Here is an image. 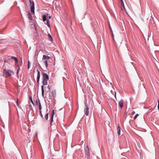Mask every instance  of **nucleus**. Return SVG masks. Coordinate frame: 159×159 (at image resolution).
<instances>
[{
	"instance_id": "6",
	"label": "nucleus",
	"mask_w": 159,
	"mask_h": 159,
	"mask_svg": "<svg viewBox=\"0 0 159 159\" xmlns=\"http://www.w3.org/2000/svg\"><path fill=\"white\" fill-rule=\"evenodd\" d=\"M30 4L31 5V9L32 12H34V4L33 1H32L31 0L30 1Z\"/></svg>"
},
{
	"instance_id": "19",
	"label": "nucleus",
	"mask_w": 159,
	"mask_h": 159,
	"mask_svg": "<svg viewBox=\"0 0 159 159\" xmlns=\"http://www.w3.org/2000/svg\"><path fill=\"white\" fill-rule=\"evenodd\" d=\"M11 58L12 59H13L16 62H18V60L17 58V57L12 56L11 57Z\"/></svg>"
},
{
	"instance_id": "10",
	"label": "nucleus",
	"mask_w": 159,
	"mask_h": 159,
	"mask_svg": "<svg viewBox=\"0 0 159 159\" xmlns=\"http://www.w3.org/2000/svg\"><path fill=\"white\" fill-rule=\"evenodd\" d=\"M123 100L121 99L119 102V106L121 108H122L123 107Z\"/></svg>"
},
{
	"instance_id": "30",
	"label": "nucleus",
	"mask_w": 159,
	"mask_h": 159,
	"mask_svg": "<svg viewBox=\"0 0 159 159\" xmlns=\"http://www.w3.org/2000/svg\"><path fill=\"white\" fill-rule=\"evenodd\" d=\"M48 88L49 89V90H50V86H49V85H48Z\"/></svg>"
},
{
	"instance_id": "12",
	"label": "nucleus",
	"mask_w": 159,
	"mask_h": 159,
	"mask_svg": "<svg viewBox=\"0 0 159 159\" xmlns=\"http://www.w3.org/2000/svg\"><path fill=\"white\" fill-rule=\"evenodd\" d=\"M120 131H121L119 125H118V128H117V133H118V134L119 136L120 135Z\"/></svg>"
},
{
	"instance_id": "28",
	"label": "nucleus",
	"mask_w": 159,
	"mask_h": 159,
	"mask_svg": "<svg viewBox=\"0 0 159 159\" xmlns=\"http://www.w3.org/2000/svg\"><path fill=\"white\" fill-rule=\"evenodd\" d=\"M16 105H17L18 106H19V104H18V101H16Z\"/></svg>"
},
{
	"instance_id": "4",
	"label": "nucleus",
	"mask_w": 159,
	"mask_h": 159,
	"mask_svg": "<svg viewBox=\"0 0 159 159\" xmlns=\"http://www.w3.org/2000/svg\"><path fill=\"white\" fill-rule=\"evenodd\" d=\"M46 15L44 14L43 16V20L44 22L46 21V22H45V24H47V26L49 27L50 25L49 22V20H48L46 19Z\"/></svg>"
},
{
	"instance_id": "17",
	"label": "nucleus",
	"mask_w": 159,
	"mask_h": 159,
	"mask_svg": "<svg viewBox=\"0 0 159 159\" xmlns=\"http://www.w3.org/2000/svg\"><path fill=\"white\" fill-rule=\"evenodd\" d=\"M48 38H49V39L50 41L51 42L53 41V39L52 36H51V35L48 34Z\"/></svg>"
},
{
	"instance_id": "32",
	"label": "nucleus",
	"mask_w": 159,
	"mask_h": 159,
	"mask_svg": "<svg viewBox=\"0 0 159 159\" xmlns=\"http://www.w3.org/2000/svg\"><path fill=\"white\" fill-rule=\"evenodd\" d=\"M38 52H37V51H36V55H37L38 54Z\"/></svg>"
},
{
	"instance_id": "31",
	"label": "nucleus",
	"mask_w": 159,
	"mask_h": 159,
	"mask_svg": "<svg viewBox=\"0 0 159 159\" xmlns=\"http://www.w3.org/2000/svg\"><path fill=\"white\" fill-rule=\"evenodd\" d=\"M39 103H38V102L37 101L36 102V105H39Z\"/></svg>"
},
{
	"instance_id": "27",
	"label": "nucleus",
	"mask_w": 159,
	"mask_h": 159,
	"mask_svg": "<svg viewBox=\"0 0 159 159\" xmlns=\"http://www.w3.org/2000/svg\"><path fill=\"white\" fill-rule=\"evenodd\" d=\"M30 68L29 66V61H28V69H29Z\"/></svg>"
},
{
	"instance_id": "7",
	"label": "nucleus",
	"mask_w": 159,
	"mask_h": 159,
	"mask_svg": "<svg viewBox=\"0 0 159 159\" xmlns=\"http://www.w3.org/2000/svg\"><path fill=\"white\" fill-rule=\"evenodd\" d=\"M89 107L87 105H85V107L84 110V112L85 115L88 116L89 115Z\"/></svg>"
},
{
	"instance_id": "20",
	"label": "nucleus",
	"mask_w": 159,
	"mask_h": 159,
	"mask_svg": "<svg viewBox=\"0 0 159 159\" xmlns=\"http://www.w3.org/2000/svg\"><path fill=\"white\" fill-rule=\"evenodd\" d=\"M39 110H41V109H42V107H41V104L40 103V101H39Z\"/></svg>"
},
{
	"instance_id": "35",
	"label": "nucleus",
	"mask_w": 159,
	"mask_h": 159,
	"mask_svg": "<svg viewBox=\"0 0 159 159\" xmlns=\"http://www.w3.org/2000/svg\"><path fill=\"white\" fill-rule=\"evenodd\" d=\"M112 38L114 39L113 36V35H112Z\"/></svg>"
},
{
	"instance_id": "1",
	"label": "nucleus",
	"mask_w": 159,
	"mask_h": 159,
	"mask_svg": "<svg viewBox=\"0 0 159 159\" xmlns=\"http://www.w3.org/2000/svg\"><path fill=\"white\" fill-rule=\"evenodd\" d=\"M42 75L43 76V85L41 86L42 93L43 96H44V89L43 85H46L47 84V81L49 80L48 75L46 73L44 72H42L41 73Z\"/></svg>"
},
{
	"instance_id": "25",
	"label": "nucleus",
	"mask_w": 159,
	"mask_h": 159,
	"mask_svg": "<svg viewBox=\"0 0 159 159\" xmlns=\"http://www.w3.org/2000/svg\"><path fill=\"white\" fill-rule=\"evenodd\" d=\"M30 100H31V101L33 103V100H32V98L31 97V96H30Z\"/></svg>"
},
{
	"instance_id": "11",
	"label": "nucleus",
	"mask_w": 159,
	"mask_h": 159,
	"mask_svg": "<svg viewBox=\"0 0 159 159\" xmlns=\"http://www.w3.org/2000/svg\"><path fill=\"white\" fill-rule=\"evenodd\" d=\"M52 96L53 98H55L56 96V90L54 89L52 91Z\"/></svg>"
},
{
	"instance_id": "8",
	"label": "nucleus",
	"mask_w": 159,
	"mask_h": 159,
	"mask_svg": "<svg viewBox=\"0 0 159 159\" xmlns=\"http://www.w3.org/2000/svg\"><path fill=\"white\" fill-rule=\"evenodd\" d=\"M37 72L38 74L37 78V83H38L37 85L38 86H39V79L40 78V72L38 70H37Z\"/></svg>"
},
{
	"instance_id": "34",
	"label": "nucleus",
	"mask_w": 159,
	"mask_h": 159,
	"mask_svg": "<svg viewBox=\"0 0 159 159\" xmlns=\"http://www.w3.org/2000/svg\"><path fill=\"white\" fill-rule=\"evenodd\" d=\"M16 74H18V70H17V71Z\"/></svg>"
},
{
	"instance_id": "13",
	"label": "nucleus",
	"mask_w": 159,
	"mask_h": 159,
	"mask_svg": "<svg viewBox=\"0 0 159 159\" xmlns=\"http://www.w3.org/2000/svg\"><path fill=\"white\" fill-rule=\"evenodd\" d=\"M28 18L29 20H32V15L29 12L28 14Z\"/></svg>"
},
{
	"instance_id": "26",
	"label": "nucleus",
	"mask_w": 159,
	"mask_h": 159,
	"mask_svg": "<svg viewBox=\"0 0 159 159\" xmlns=\"http://www.w3.org/2000/svg\"><path fill=\"white\" fill-rule=\"evenodd\" d=\"M157 108H158V109H159V101L158 100Z\"/></svg>"
},
{
	"instance_id": "15",
	"label": "nucleus",
	"mask_w": 159,
	"mask_h": 159,
	"mask_svg": "<svg viewBox=\"0 0 159 159\" xmlns=\"http://www.w3.org/2000/svg\"><path fill=\"white\" fill-rule=\"evenodd\" d=\"M111 93L113 95H114L115 94V98H116V92L115 91V89H113V90H111Z\"/></svg>"
},
{
	"instance_id": "16",
	"label": "nucleus",
	"mask_w": 159,
	"mask_h": 159,
	"mask_svg": "<svg viewBox=\"0 0 159 159\" xmlns=\"http://www.w3.org/2000/svg\"><path fill=\"white\" fill-rule=\"evenodd\" d=\"M50 58V57L48 56H46L44 55L43 56V60L48 59Z\"/></svg>"
},
{
	"instance_id": "22",
	"label": "nucleus",
	"mask_w": 159,
	"mask_h": 159,
	"mask_svg": "<svg viewBox=\"0 0 159 159\" xmlns=\"http://www.w3.org/2000/svg\"><path fill=\"white\" fill-rule=\"evenodd\" d=\"M39 112H40V115H41L42 118L43 119H44V117H43V115H42V113L41 111L40 110L39 111Z\"/></svg>"
},
{
	"instance_id": "23",
	"label": "nucleus",
	"mask_w": 159,
	"mask_h": 159,
	"mask_svg": "<svg viewBox=\"0 0 159 159\" xmlns=\"http://www.w3.org/2000/svg\"><path fill=\"white\" fill-rule=\"evenodd\" d=\"M139 116V115L138 114H136L135 115V116H134V120H135V119H136V118H137V117Z\"/></svg>"
},
{
	"instance_id": "3",
	"label": "nucleus",
	"mask_w": 159,
	"mask_h": 159,
	"mask_svg": "<svg viewBox=\"0 0 159 159\" xmlns=\"http://www.w3.org/2000/svg\"><path fill=\"white\" fill-rule=\"evenodd\" d=\"M89 151V149L88 147V146L87 145L86 147L85 153L87 157V159H89V158L90 155Z\"/></svg>"
},
{
	"instance_id": "21",
	"label": "nucleus",
	"mask_w": 159,
	"mask_h": 159,
	"mask_svg": "<svg viewBox=\"0 0 159 159\" xmlns=\"http://www.w3.org/2000/svg\"><path fill=\"white\" fill-rule=\"evenodd\" d=\"M44 63L45 64L46 66H48V61L46 60L44 61Z\"/></svg>"
},
{
	"instance_id": "36",
	"label": "nucleus",
	"mask_w": 159,
	"mask_h": 159,
	"mask_svg": "<svg viewBox=\"0 0 159 159\" xmlns=\"http://www.w3.org/2000/svg\"><path fill=\"white\" fill-rule=\"evenodd\" d=\"M122 10H123V9L122 8Z\"/></svg>"
},
{
	"instance_id": "14",
	"label": "nucleus",
	"mask_w": 159,
	"mask_h": 159,
	"mask_svg": "<svg viewBox=\"0 0 159 159\" xmlns=\"http://www.w3.org/2000/svg\"><path fill=\"white\" fill-rule=\"evenodd\" d=\"M48 113L47 111L45 115V116L44 117V119H45L47 121L48 120Z\"/></svg>"
},
{
	"instance_id": "29",
	"label": "nucleus",
	"mask_w": 159,
	"mask_h": 159,
	"mask_svg": "<svg viewBox=\"0 0 159 159\" xmlns=\"http://www.w3.org/2000/svg\"><path fill=\"white\" fill-rule=\"evenodd\" d=\"M51 17H52V16H50V15L49 16H48V18H49V19H50L51 18Z\"/></svg>"
},
{
	"instance_id": "5",
	"label": "nucleus",
	"mask_w": 159,
	"mask_h": 159,
	"mask_svg": "<svg viewBox=\"0 0 159 159\" xmlns=\"http://www.w3.org/2000/svg\"><path fill=\"white\" fill-rule=\"evenodd\" d=\"M129 146V143L126 141L122 143L120 146V148L121 147L123 148H126Z\"/></svg>"
},
{
	"instance_id": "9",
	"label": "nucleus",
	"mask_w": 159,
	"mask_h": 159,
	"mask_svg": "<svg viewBox=\"0 0 159 159\" xmlns=\"http://www.w3.org/2000/svg\"><path fill=\"white\" fill-rule=\"evenodd\" d=\"M55 113L54 112V110H53L51 113V120L50 121V124L51 125L52 124V122L53 121V116L54 115Z\"/></svg>"
},
{
	"instance_id": "2",
	"label": "nucleus",
	"mask_w": 159,
	"mask_h": 159,
	"mask_svg": "<svg viewBox=\"0 0 159 159\" xmlns=\"http://www.w3.org/2000/svg\"><path fill=\"white\" fill-rule=\"evenodd\" d=\"M3 76H5V77L11 76V75L14 74L13 71L10 70H6L5 69L3 70Z\"/></svg>"
},
{
	"instance_id": "33",
	"label": "nucleus",
	"mask_w": 159,
	"mask_h": 159,
	"mask_svg": "<svg viewBox=\"0 0 159 159\" xmlns=\"http://www.w3.org/2000/svg\"><path fill=\"white\" fill-rule=\"evenodd\" d=\"M34 26H35V28H35V30H37V29H36V27H35V25Z\"/></svg>"
},
{
	"instance_id": "24",
	"label": "nucleus",
	"mask_w": 159,
	"mask_h": 159,
	"mask_svg": "<svg viewBox=\"0 0 159 159\" xmlns=\"http://www.w3.org/2000/svg\"><path fill=\"white\" fill-rule=\"evenodd\" d=\"M135 114V112L134 111H132V112L131 113V114L132 115H134Z\"/></svg>"
},
{
	"instance_id": "18",
	"label": "nucleus",
	"mask_w": 159,
	"mask_h": 159,
	"mask_svg": "<svg viewBox=\"0 0 159 159\" xmlns=\"http://www.w3.org/2000/svg\"><path fill=\"white\" fill-rule=\"evenodd\" d=\"M120 4L123 8L124 10H125V8L124 7V4L123 0H120Z\"/></svg>"
}]
</instances>
